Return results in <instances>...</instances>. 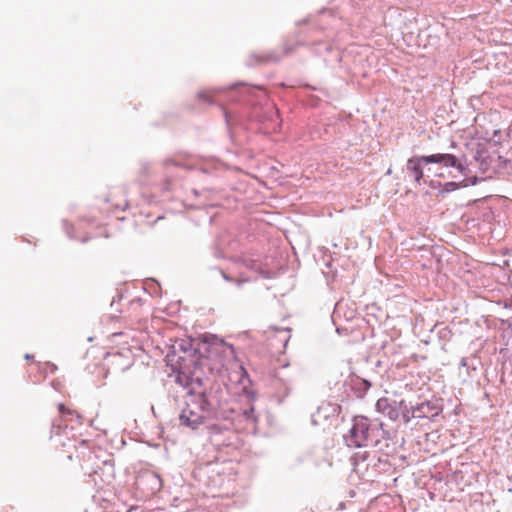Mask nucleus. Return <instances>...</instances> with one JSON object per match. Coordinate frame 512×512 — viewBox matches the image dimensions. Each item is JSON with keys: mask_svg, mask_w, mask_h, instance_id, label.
<instances>
[{"mask_svg": "<svg viewBox=\"0 0 512 512\" xmlns=\"http://www.w3.org/2000/svg\"><path fill=\"white\" fill-rule=\"evenodd\" d=\"M212 414L210 404L202 393L192 394L187 400L185 407L180 414V421L183 425L197 428Z\"/></svg>", "mask_w": 512, "mask_h": 512, "instance_id": "f257e3e1", "label": "nucleus"}, {"mask_svg": "<svg viewBox=\"0 0 512 512\" xmlns=\"http://www.w3.org/2000/svg\"><path fill=\"white\" fill-rule=\"evenodd\" d=\"M376 409L393 421L401 420L404 423L410 421V409L403 400L391 401L383 397L376 402Z\"/></svg>", "mask_w": 512, "mask_h": 512, "instance_id": "f03ea898", "label": "nucleus"}, {"mask_svg": "<svg viewBox=\"0 0 512 512\" xmlns=\"http://www.w3.org/2000/svg\"><path fill=\"white\" fill-rule=\"evenodd\" d=\"M369 436L368 419L364 417L356 418L347 438L348 445L355 447L366 446Z\"/></svg>", "mask_w": 512, "mask_h": 512, "instance_id": "7ed1b4c3", "label": "nucleus"}, {"mask_svg": "<svg viewBox=\"0 0 512 512\" xmlns=\"http://www.w3.org/2000/svg\"><path fill=\"white\" fill-rule=\"evenodd\" d=\"M422 159L424 160L425 164L440 163L445 167H456L459 170L463 169V166L458 162V159L454 155L448 153H437L428 156H422Z\"/></svg>", "mask_w": 512, "mask_h": 512, "instance_id": "20e7f679", "label": "nucleus"}, {"mask_svg": "<svg viewBox=\"0 0 512 512\" xmlns=\"http://www.w3.org/2000/svg\"><path fill=\"white\" fill-rule=\"evenodd\" d=\"M438 414V409L435 408L430 402H422L410 409V420L433 417Z\"/></svg>", "mask_w": 512, "mask_h": 512, "instance_id": "39448f33", "label": "nucleus"}, {"mask_svg": "<svg viewBox=\"0 0 512 512\" xmlns=\"http://www.w3.org/2000/svg\"><path fill=\"white\" fill-rule=\"evenodd\" d=\"M208 430H209V433L211 434V441L216 445H229L230 444L226 441L221 442L216 438V436L221 433H225L227 435L226 440H231L234 437V433L230 426L220 427L217 424H212V425L208 426Z\"/></svg>", "mask_w": 512, "mask_h": 512, "instance_id": "423d86ee", "label": "nucleus"}, {"mask_svg": "<svg viewBox=\"0 0 512 512\" xmlns=\"http://www.w3.org/2000/svg\"><path fill=\"white\" fill-rule=\"evenodd\" d=\"M422 163H424L422 156L412 157L407 161V169L417 183H419L423 177Z\"/></svg>", "mask_w": 512, "mask_h": 512, "instance_id": "0eeeda50", "label": "nucleus"}, {"mask_svg": "<svg viewBox=\"0 0 512 512\" xmlns=\"http://www.w3.org/2000/svg\"><path fill=\"white\" fill-rule=\"evenodd\" d=\"M295 49V46L293 44H284L283 45V51H282V54H277V55H269L267 57V60H272V61H279L281 59L282 56H287L289 55L290 53H292Z\"/></svg>", "mask_w": 512, "mask_h": 512, "instance_id": "6e6552de", "label": "nucleus"}, {"mask_svg": "<svg viewBox=\"0 0 512 512\" xmlns=\"http://www.w3.org/2000/svg\"><path fill=\"white\" fill-rule=\"evenodd\" d=\"M147 481L153 483L156 487V490H160L161 488V479L159 478L158 475L156 474H149L147 477H146Z\"/></svg>", "mask_w": 512, "mask_h": 512, "instance_id": "1a4fd4ad", "label": "nucleus"}, {"mask_svg": "<svg viewBox=\"0 0 512 512\" xmlns=\"http://www.w3.org/2000/svg\"><path fill=\"white\" fill-rule=\"evenodd\" d=\"M58 411H59V414H60L61 417H66L68 415H73L74 414V411H72L71 409L67 408L62 403L58 405Z\"/></svg>", "mask_w": 512, "mask_h": 512, "instance_id": "9d476101", "label": "nucleus"}, {"mask_svg": "<svg viewBox=\"0 0 512 512\" xmlns=\"http://www.w3.org/2000/svg\"><path fill=\"white\" fill-rule=\"evenodd\" d=\"M200 364H201V366H205V367H207V368H208L209 370H211V371L219 370V368H220L219 366H216V365H215V366L210 365V363H209V357L203 358V359L201 360Z\"/></svg>", "mask_w": 512, "mask_h": 512, "instance_id": "9b49d317", "label": "nucleus"}, {"mask_svg": "<svg viewBox=\"0 0 512 512\" xmlns=\"http://www.w3.org/2000/svg\"><path fill=\"white\" fill-rule=\"evenodd\" d=\"M252 412H253V409H251L250 411H245L244 412V417L247 419V420H250L251 423L253 424L255 422L254 418L252 417Z\"/></svg>", "mask_w": 512, "mask_h": 512, "instance_id": "f8f14e48", "label": "nucleus"}]
</instances>
